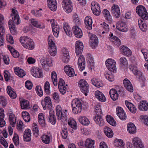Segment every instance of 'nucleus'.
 Here are the masks:
<instances>
[{
    "label": "nucleus",
    "mask_w": 148,
    "mask_h": 148,
    "mask_svg": "<svg viewBox=\"0 0 148 148\" xmlns=\"http://www.w3.org/2000/svg\"><path fill=\"white\" fill-rule=\"evenodd\" d=\"M12 12L11 16L13 21L10 20L9 21V27L12 34L15 35L17 33V31L14 23L17 25L19 24L20 23V20L18 12L16 10L12 9Z\"/></svg>",
    "instance_id": "obj_1"
},
{
    "label": "nucleus",
    "mask_w": 148,
    "mask_h": 148,
    "mask_svg": "<svg viewBox=\"0 0 148 148\" xmlns=\"http://www.w3.org/2000/svg\"><path fill=\"white\" fill-rule=\"evenodd\" d=\"M20 41L23 46L27 49L32 50L34 47V42L31 38L28 37L23 36L21 37Z\"/></svg>",
    "instance_id": "obj_2"
},
{
    "label": "nucleus",
    "mask_w": 148,
    "mask_h": 148,
    "mask_svg": "<svg viewBox=\"0 0 148 148\" xmlns=\"http://www.w3.org/2000/svg\"><path fill=\"white\" fill-rule=\"evenodd\" d=\"M48 40L49 45V53L51 56H54L57 53L56 47L55 43L54 38L52 35H50L48 37Z\"/></svg>",
    "instance_id": "obj_3"
},
{
    "label": "nucleus",
    "mask_w": 148,
    "mask_h": 148,
    "mask_svg": "<svg viewBox=\"0 0 148 148\" xmlns=\"http://www.w3.org/2000/svg\"><path fill=\"white\" fill-rule=\"evenodd\" d=\"M73 112L77 114L81 112L82 110V104L81 101L78 99H73L71 103Z\"/></svg>",
    "instance_id": "obj_4"
},
{
    "label": "nucleus",
    "mask_w": 148,
    "mask_h": 148,
    "mask_svg": "<svg viewBox=\"0 0 148 148\" xmlns=\"http://www.w3.org/2000/svg\"><path fill=\"white\" fill-rule=\"evenodd\" d=\"M136 11L142 19L146 20L148 19V14L145 8L142 5H139L136 8Z\"/></svg>",
    "instance_id": "obj_5"
},
{
    "label": "nucleus",
    "mask_w": 148,
    "mask_h": 148,
    "mask_svg": "<svg viewBox=\"0 0 148 148\" xmlns=\"http://www.w3.org/2000/svg\"><path fill=\"white\" fill-rule=\"evenodd\" d=\"M105 64L107 69L110 71L116 72V63L115 61L111 58L106 60Z\"/></svg>",
    "instance_id": "obj_6"
},
{
    "label": "nucleus",
    "mask_w": 148,
    "mask_h": 148,
    "mask_svg": "<svg viewBox=\"0 0 148 148\" xmlns=\"http://www.w3.org/2000/svg\"><path fill=\"white\" fill-rule=\"evenodd\" d=\"M78 85L81 91L87 96L89 92V86L87 82L85 80L81 79L78 82Z\"/></svg>",
    "instance_id": "obj_7"
},
{
    "label": "nucleus",
    "mask_w": 148,
    "mask_h": 148,
    "mask_svg": "<svg viewBox=\"0 0 148 148\" xmlns=\"http://www.w3.org/2000/svg\"><path fill=\"white\" fill-rule=\"evenodd\" d=\"M39 59L40 63L45 70L47 71L49 67L52 66V60L50 58H47L43 57L40 58Z\"/></svg>",
    "instance_id": "obj_8"
},
{
    "label": "nucleus",
    "mask_w": 148,
    "mask_h": 148,
    "mask_svg": "<svg viewBox=\"0 0 148 148\" xmlns=\"http://www.w3.org/2000/svg\"><path fill=\"white\" fill-rule=\"evenodd\" d=\"M72 3L71 0H63L62 5L64 10L67 13L71 12L73 10Z\"/></svg>",
    "instance_id": "obj_9"
},
{
    "label": "nucleus",
    "mask_w": 148,
    "mask_h": 148,
    "mask_svg": "<svg viewBox=\"0 0 148 148\" xmlns=\"http://www.w3.org/2000/svg\"><path fill=\"white\" fill-rule=\"evenodd\" d=\"M88 34L90 38L89 44L92 48H95L98 44V38L96 35L92 34L90 32Z\"/></svg>",
    "instance_id": "obj_10"
},
{
    "label": "nucleus",
    "mask_w": 148,
    "mask_h": 148,
    "mask_svg": "<svg viewBox=\"0 0 148 148\" xmlns=\"http://www.w3.org/2000/svg\"><path fill=\"white\" fill-rule=\"evenodd\" d=\"M56 114L58 119L59 120L64 121L66 119V113L62 112L61 107L58 105L56 107Z\"/></svg>",
    "instance_id": "obj_11"
},
{
    "label": "nucleus",
    "mask_w": 148,
    "mask_h": 148,
    "mask_svg": "<svg viewBox=\"0 0 148 148\" xmlns=\"http://www.w3.org/2000/svg\"><path fill=\"white\" fill-rule=\"evenodd\" d=\"M53 34L56 38L58 37L60 31L59 26L57 24L56 21L54 19H52L51 21Z\"/></svg>",
    "instance_id": "obj_12"
},
{
    "label": "nucleus",
    "mask_w": 148,
    "mask_h": 148,
    "mask_svg": "<svg viewBox=\"0 0 148 148\" xmlns=\"http://www.w3.org/2000/svg\"><path fill=\"white\" fill-rule=\"evenodd\" d=\"M111 12L113 15L116 18L119 17L121 14L120 7L116 4H114L111 8Z\"/></svg>",
    "instance_id": "obj_13"
},
{
    "label": "nucleus",
    "mask_w": 148,
    "mask_h": 148,
    "mask_svg": "<svg viewBox=\"0 0 148 148\" xmlns=\"http://www.w3.org/2000/svg\"><path fill=\"white\" fill-rule=\"evenodd\" d=\"M31 73L32 75L37 78H40L43 77L42 71L38 68L33 67L31 69Z\"/></svg>",
    "instance_id": "obj_14"
},
{
    "label": "nucleus",
    "mask_w": 148,
    "mask_h": 148,
    "mask_svg": "<svg viewBox=\"0 0 148 148\" xmlns=\"http://www.w3.org/2000/svg\"><path fill=\"white\" fill-rule=\"evenodd\" d=\"M41 104L44 110L47 108H50L51 107V103L50 97L48 96L45 97L44 100L41 101Z\"/></svg>",
    "instance_id": "obj_15"
},
{
    "label": "nucleus",
    "mask_w": 148,
    "mask_h": 148,
    "mask_svg": "<svg viewBox=\"0 0 148 148\" xmlns=\"http://www.w3.org/2000/svg\"><path fill=\"white\" fill-rule=\"evenodd\" d=\"M117 29L120 31L125 32L127 31V27L125 22L121 21H119L116 24Z\"/></svg>",
    "instance_id": "obj_16"
},
{
    "label": "nucleus",
    "mask_w": 148,
    "mask_h": 148,
    "mask_svg": "<svg viewBox=\"0 0 148 148\" xmlns=\"http://www.w3.org/2000/svg\"><path fill=\"white\" fill-rule=\"evenodd\" d=\"M75 51L77 55H79L82 53L84 48L83 43L80 41H77L75 44Z\"/></svg>",
    "instance_id": "obj_17"
},
{
    "label": "nucleus",
    "mask_w": 148,
    "mask_h": 148,
    "mask_svg": "<svg viewBox=\"0 0 148 148\" xmlns=\"http://www.w3.org/2000/svg\"><path fill=\"white\" fill-rule=\"evenodd\" d=\"M64 70L66 74L69 77H72L75 75L74 69L69 65H67L64 66Z\"/></svg>",
    "instance_id": "obj_18"
},
{
    "label": "nucleus",
    "mask_w": 148,
    "mask_h": 148,
    "mask_svg": "<svg viewBox=\"0 0 148 148\" xmlns=\"http://www.w3.org/2000/svg\"><path fill=\"white\" fill-rule=\"evenodd\" d=\"M78 65L80 71H82L85 69V60L83 56L79 57L78 60Z\"/></svg>",
    "instance_id": "obj_19"
},
{
    "label": "nucleus",
    "mask_w": 148,
    "mask_h": 148,
    "mask_svg": "<svg viewBox=\"0 0 148 148\" xmlns=\"http://www.w3.org/2000/svg\"><path fill=\"white\" fill-rule=\"evenodd\" d=\"M72 30L74 34L77 38H80L83 35L82 31L78 26H75L72 28Z\"/></svg>",
    "instance_id": "obj_20"
},
{
    "label": "nucleus",
    "mask_w": 148,
    "mask_h": 148,
    "mask_svg": "<svg viewBox=\"0 0 148 148\" xmlns=\"http://www.w3.org/2000/svg\"><path fill=\"white\" fill-rule=\"evenodd\" d=\"M30 21L32 25L34 27L40 29H44L45 25L43 23L37 21L36 19L32 18Z\"/></svg>",
    "instance_id": "obj_21"
},
{
    "label": "nucleus",
    "mask_w": 148,
    "mask_h": 148,
    "mask_svg": "<svg viewBox=\"0 0 148 148\" xmlns=\"http://www.w3.org/2000/svg\"><path fill=\"white\" fill-rule=\"evenodd\" d=\"M132 142L136 148H144L140 139L138 138H134L132 139Z\"/></svg>",
    "instance_id": "obj_22"
},
{
    "label": "nucleus",
    "mask_w": 148,
    "mask_h": 148,
    "mask_svg": "<svg viewBox=\"0 0 148 148\" xmlns=\"http://www.w3.org/2000/svg\"><path fill=\"white\" fill-rule=\"evenodd\" d=\"M124 86L126 89L130 92H132L133 88L130 81L127 79H125L123 81Z\"/></svg>",
    "instance_id": "obj_23"
},
{
    "label": "nucleus",
    "mask_w": 148,
    "mask_h": 148,
    "mask_svg": "<svg viewBox=\"0 0 148 148\" xmlns=\"http://www.w3.org/2000/svg\"><path fill=\"white\" fill-rule=\"evenodd\" d=\"M48 7L52 11H55L57 8L56 0H47Z\"/></svg>",
    "instance_id": "obj_24"
},
{
    "label": "nucleus",
    "mask_w": 148,
    "mask_h": 148,
    "mask_svg": "<svg viewBox=\"0 0 148 148\" xmlns=\"http://www.w3.org/2000/svg\"><path fill=\"white\" fill-rule=\"evenodd\" d=\"M85 27L89 30L92 29V20L89 16H87L85 19Z\"/></svg>",
    "instance_id": "obj_25"
},
{
    "label": "nucleus",
    "mask_w": 148,
    "mask_h": 148,
    "mask_svg": "<svg viewBox=\"0 0 148 148\" xmlns=\"http://www.w3.org/2000/svg\"><path fill=\"white\" fill-rule=\"evenodd\" d=\"M138 108L140 110L147 111L148 110V103L145 101H141L139 103Z\"/></svg>",
    "instance_id": "obj_26"
},
{
    "label": "nucleus",
    "mask_w": 148,
    "mask_h": 148,
    "mask_svg": "<svg viewBox=\"0 0 148 148\" xmlns=\"http://www.w3.org/2000/svg\"><path fill=\"white\" fill-rule=\"evenodd\" d=\"M95 97L100 101L105 102L106 100V99L103 94L101 92L97 90L95 92Z\"/></svg>",
    "instance_id": "obj_27"
},
{
    "label": "nucleus",
    "mask_w": 148,
    "mask_h": 148,
    "mask_svg": "<svg viewBox=\"0 0 148 148\" xmlns=\"http://www.w3.org/2000/svg\"><path fill=\"white\" fill-rule=\"evenodd\" d=\"M91 81L94 85L98 88L102 87L104 85L102 81L99 79L93 78L92 79Z\"/></svg>",
    "instance_id": "obj_28"
},
{
    "label": "nucleus",
    "mask_w": 148,
    "mask_h": 148,
    "mask_svg": "<svg viewBox=\"0 0 148 148\" xmlns=\"http://www.w3.org/2000/svg\"><path fill=\"white\" fill-rule=\"evenodd\" d=\"M14 71L16 75L18 77H23L25 75V73L24 71L19 67H16L14 68Z\"/></svg>",
    "instance_id": "obj_29"
},
{
    "label": "nucleus",
    "mask_w": 148,
    "mask_h": 148,
    "mask_svg": "<svg viewBox=\"0 0 148 148\" xmlns=\"http://www.w3.org/2000/svg\"><path fill=\"white\" fill-rule=\"evenodd\" d=\"M31 130L29 129H27L24 131V133L23 136V138L25 141L27 142L31 140Z\"/></svg>",
    "instance_id": "obj_30"
},
{
    "label": "nucleus",
    "mask_w": 148,
    "mask_h": 148,
    "mask_svg": "<svg viewBox=\"0 0 148 148\" xmlns=\"http://www.w3.org/2000/svg\"><path fill=\"white\" fill-rule=\"evenodd\" d=\"M94 121L96 124H98L100 126H102L104 125V121L102 117L97 115L95 116L94 117Z\"/></svg>",
    "instance_id": "obj_31"
},
{
    "label": "nucleus",
    "mask_w": 148,
    "mask_h": 148,
    "mask_svg": "<svg viewBox=\"0 0 148 148\" xmlns=\"http://www.w3.org/2000/svg\"><path fill=\"white\" fill-rule=\"evenodd\" d=\"M78 120L80 123L83 125L87 126L90 122L88 119L85 116H80L78 118Z\"/></svg>",
    "instance_id": "obj_32"
},
{
    "label": "nucleus",
    "mask_w": 148,
    "mask_h": 148,
    "mask_svg": "<svg viewBox=\"0 0 148 148\" xmlns=\"http://www.w3.org/2000/svg\"><path fill=\"white\" fill-rule=\"evenodd\" d=\"M110 96L113 101H115L118 98L119 94L115 89H111L109 92Z\"/></svg>",
    "instance_id": "obj_33"
},
{
    "label": "nucleus",
    "mask_w": 148,
    "mask_h": 148,
    "mask_svg": "<svg viewBox=\"0 0 148 148\" xmlns=\"http://www.w3.org/2000/svg\"><path fill=\"white\" fill-rule=\"evenodd\" d=\"M126 105L130 111L133 113H135L136 111V109L135 107L132 103L126 101H125Z\"/></svg>",
    "instance_id": "obj_34"
},
{
    "label": "nucleus",
    "mask_w": 148,
    "mask_h": 148,
    "mask_svg": "<svg viewBox=\"0 0 148 148\" xmlns=\"http://www.w3.org/2000/svg\"><path fill=\"white\" fill-rule=\"evenodd\" d=\"M103 13L106 19L109 22H112V19L110 12L107 10L105 9L103 10Z\"/></svg>",
    "instance_id": "obj_35"
},
{
    "label": "nucleus",
    "mask_w": 148,
    "mask_h": 148,
    "mask_svg": "<svg viewBox=\"0 0 148 148\" xmlns=\"http://www.w3.org/2000/svg\"><path fill=\"white\" fill-rule=\"evenodd\" d=\"M127 130L130 134H134L136 132V129L134 125L132 123H129L127 125Z\"/></svg>",
    "instance_id": "obj_36"
},
{
    "label": "nucleus",
    "mask_w": 148,
    "mask_h": 148,
    "mask_svg": "<svg viewBox=\"0 0 148 148\" xmlns=\"http://www.w3.org/2000/svg\"><path fill=\"white\" fill-rule=\"evenodd\" d=\"M121 51L123 55L127 56H130L131 55V51L128 47L123 46L121 47Z\"/></svg>",
    "instance_id": "obj_37"
},
{
    "label": "nucleus",
    "mask_w": 148,
    "mask_h": 148,
    "mask_svg": "<svg viewBox=\"0 0 148 148\" xmlns=\"http://www.w3.org/2000/svg\"><path fill=\"white\" fill-rule=\"evenodd\" d=\"M7 92L10 97L12 99H15L16 97V93L14 91V90L9 86H8L7 88Z\"/></svg>",
    "instance_id": "obj_38"
},
{
    "label": "nucleus",
    "mask_w": 148,
    "mask_h": 148,
    "mask_svg": "<svg viewBox=\"0 0 148 148\" xmlns=\"http://www.w3.org/2000/svg\"><path fill=\"white\" fill-rule=\"evenodd\" d=\"M129 69L130 71H132L134 75H142L141 73L138 69L136 66L135 65H131L129 66Z\"/></svg>",
    "instance_id": "obj_39"
},
{
    "label": "nucleus",
    "mask_w": 148,
    "mask_h": 148,
    "mask_svg": "<svg viewBox=\"0 0 148 148\" xmlns=\"http://www.w3.org/2000/svg\"><path fill=\"white\" fill-rule=\"evenodd\" d=\"M20 104L22 109H27L30 107V104L27 100L24 99L20 101Z\"/></svg>",
    "instance_id": "obj_40"
},
{
    "label": "nucleus",
    "mask_w": 148,
    "mask_h": 148,
    "mask_svg": "<svg viewBox=\"0 0 148 148\" xmlns=\"http://www.w3.org/2000/svg\"><path fill=\"white\" fill-rule=\"evenodd\" d=\"M143 19H139L138 24L140 29L143 32H145L147 29V25L145 22H143Z\"/></svg>",
    "instance_id": "obj_41"
},
{
    "label": "nucleus",
    "mask_w": 148,
    "mask_h": 148,
    "mask_svg": "<svg viewBox=\"0 0 148 148\" xmlns=\"http://www.w3.org/2000/svg\"><path fill=\"white\" fill-rule=\"evenodd\" d=\"M9 119L10 124L14 127L16 122V119L15 115L12 113H9Z\"/></svg>",
    "instance_id": "obj_42"
},
{
    "label": "nucleus",
    "mask_w": 148,
    "mask_h": 148,
    "mask_svg": "<svg viewBox=\"0 0 148 148\" xmlns=\"http://www.w3.org/2000/svg\"><path fill=\"white\" fill-rule=\"evenodd\" d=\"M95 141L88 138L85 142L86 148H94Z\"/></svg>",
    "instance_id": "obj_43"
},
{
    "label": "nucleus",
    "mask_w": 148,
    "mask_h": 148,
    "mask_svg": "<svg viewBox=\"0 0 148 148\" xmlns=\"http://www.w3.org/2000/svg\"><path fill=\"white\" fill-rule=\"evenodd\" d=\"M69 125L73 129L76 130L77 127V123L75 120L72 118H70L68 121Z\"/></svg>",
    "instance_id": "obj_44"
},
{
    "label": "nucleus",
    "mask_w": 148,
    "mask_h": 148,
    "mask_svg": "<svg viewBox=\"0 0 148 148\" xmlns=\"http://www.w3.org/2000/svg\"><path fill=\"white\" fill-rule=\"evenodd\" d=\"M63 29L67 35L69 36H71L72 32L71 31V28L67 23L64 24Z\"/></svg>",
    "instance_id": "obj_45"
},
{
    "label": "nucleus",
    "mask_w": 148,
    "mask_h": 148,
    "mask_svg": "<svg viewBox=\"0 0 148 148\" xmlns=\"http://www.w3.org/2000/svg\"><path fill=\"white\" fill-rule=\"evenodd\" d=\"M49 120L52 124L54 125L56 123V119L55 117L54 112L52 110H51L49 111Z\"/></svg>",
    "instance_id": "obj_46"
},
{
    "label": "nucleus",
    "mask_w": 148,
    "mask_h": 148,
    "mask_svg": "<svg viewBox=\"0 0 148 148\" xmlns=\"http://www.w3.org/2000/svg\"><path fill=\"white\" fill-rule=\"evenodd\" d=\"M106 119L107 122L110 125L113 126L116 125V123L113 118L110 115H107L106 116Z\"/></svg>",
    "instance_id": "obj_47"
},
{
    "label": "nucleus",
    "mask_w": 148,
    "mask_h": 148,
    "mask_svg": "<svg viewBox=\"0 0 148 148\" xmlns=\"http://www.w3.org/2000/svg\"><path fill=\"white\" fill-rule=\"evenodd\" d=\"M51 75L53 85L55 86H57L58 85V80L56 73L54 71H52L51 72Z\"/></svg>",
    "instance_id": "obj_48"
},
{
    "label": "nucleus",
    "mask_w": 148,
    "mask_h": 148,
    "mask_svg": "<svg viewBox=\"0 0 148 148\" xmlns=\"http://www.w3.org/2000/svg\"><path fill=\"white\" fill-rule=\"evenodd\" d=\"M38 121L39 124L42 126L45 125V121L44 117V115L42 113L39 114L38 117Z\"/></svg>",
    "instance_id": "obj_49"
},
{
    "label": "nucleus",
    "mask_w": 148,
    "mask_h": 148,
    "mask_svg": "<svg viewBox=\"0 0 148 148\" xmlns=\"http://www.w3.org/2000/svg\"><path fill=\"white\" fill-rule=\"evenodd\" d=\"M104 132L106 135L109 138H111L113 136V132L112 130L108 127H105Z\"/></svg>",
    "instance_id": "obj_50"
},
{
    "label": "nucleus",
    "mask_w": 148,
    "mask_h": 148,
    "mask_svg": "<svg viewBox=\"0 0 148 148\" xmlns=\"http://www.w3.org/2000/svg\"><path fill=\"white\" fill-rule=\"evenodd\" d=\"M51 136L50 135H44L42 137V142L46 144L49 143L51 140Z\"/></svg>",
    "instance_id": "obj_51"
},
{
    "label": "nucleus",
    "mask_w": 148,
    "mask_h": 148,
    "mask_svg": "<svg viewBox=\"0 0 148 148\" xmlns=\"http://www.w3.org/2000/svg\"><path fill=\"white\" fill-rule=\"evenodd\" d=\"M101 25L103 30L102 32L103 34L105 33H108L110 30L109 25L105 23V22H103Z\"/></svg>",
    "instance_id": "obj_52"
},
{
    "label": "nucleus",
    "mask_w": 148,
    "mask_h": 148,
    "mask_svg": "<svg viewBox=\"0 0 148 148\" xmlns=\"http://www.w3.org/2000/svg\"><path fill=\"white\" fill-rule=\"evenodd\" d=\"M8 48L14 57L17 58L19 56V53L16 50L10 46L8 47Z\"/></svg>",
    "instance_id": "obj_53"
},
{
    "label": "nucleus",
    "mask_w": 148,
    "mask_h": 148,
    "mask_svg": "<svg viewBox=\"0 0 148 148\" xmlns=\"http://www.w3.org/2000/svg\"><path fill=\"white\" fill-rule=\"evenodd\" d=\"M115 146L119 148H124V144L123 141L121 140H119L116 141L114 142Z\"/></svg>",
    "instance_id": "obj_54"
},
{
    "label": "nucleus",
    "mask_w": 148,
    "mask_h": 148,
    "mask_svg": "<svg viewBox=\"0 0 148 148\" xmlns=\"http://www.w3.org/2000/svg\"><path fill=\"white\" fill-rule=\"evenodd\" d=\"M104 75L106 78L109 81L112 82L114 81V77L111 73H109L108 72H106L105 73Z\"/></svg>",
    "instance_id": "obj_55"
},
{
    "label": "nucleus",
    "mask_w": 148,
    "mask_h": 148,
    "mask_svg": "<svg viewBox=\"0 0 148 148\" xmlns=\"http://www.w3.org/2000/svg\"><path fill=\"white\" fill-rule=\"evenodd\" d=\"M95 112L97 115H100L102 114V111L101 107L99 104H97L95 106Z\"/></svg>",
    "instance_id": "obj_56"
},
{
    "label": "nucleus",
    "mask_w": 148,
    "mask_h": 148,
    "mask_svg": "<svg viewBox=\"0 0 148 148\" xmlns=\"http://www.w3.org/2000/svg\"><path fill=\"white\" fill-rule=\"evenodd\" d=\"M32 130L35 135L38 136L39 135V131L37 124L35 123H34L32 124Z\"/></svg>",
    "instance_id": "obj_57"
},
{
    "label": "nucleus",
    "mask_w": 148,
    "mask_h": 148,
    "mask_svg": "<svg viewBox=\"0 0 148 148\" xmlns=\"http://www.w3.org/2000/svg\"><path fill=\"white\" fill-rule=\"evenodd\" d=\"M44 90L47 93H49L50 92V85L48 82L46 81L45 84Z\"/></svg>",
    "instance_id": "obj_58"
},
{
    "label": "nucleus",
    "mask_w": 148,
    "mask_h": 148,
    "mask_svg": "<svg viewBox=\"0 0 148 148\" xmlns=\"http://www.w3.org/2000/svg\"><path fill=\"white\" fill-rule=\"evenodd\" d=\"M141 121L145 124L148 125V116L147 115H141L140 116Z\"/></svg>",
    "instance_id": "obj_59"
},
{
    "label": "nucleus",
    "mask_w": 148,
    "mask_h": 148,
    "mask_svg": "<svg viewBox=\"0 0 148 148\" xmlns=\"http://www.w3.org/2000/svg\"><path fill=\"white\" fill-rule=\"evenodd\" d=\"M110 41L114 42V43L117 46L120 45L121 44L120 40L115 36H114V38H112L111 39Z\"/></svg>",
    "instance_id": "obj_60"
},
{
    "label": "nucleus",
    "mask_w": 148,
    "mask_h": 148,
    "mask_svg": "<svg viewBox=\"0 0 148 148\" xmlns=\"http://www.w3.org/2000/svg\"><path fill=\"white\" fill-rule=\"evenodd\" d=\"M4 76L6 82H8L10 79V74L9 72L7 70L4 71Z\"/></svg>",
    "instance_id": "obj_61"
},
{
    "label": "nucleus",
    "mask_w": 148,
    "mask_h": 148,
    "mask_svg": "<svg viewBox=\"0 0 148 148\" xmlns=\"http://www.w3.org/2000/svg\"><path fill=\"white\" fill-rule=\"evenodd\" d=\"M87 60H88V62L90 64V66H93L94 61L92 55L90 54L88 55L87 56Z\"/></svg>",
    "instance_id": "obj_62"
},
{
    "label": "nucleus",
    "mask_w": 148,
    "mask_h": 148,
    "mask_svg": "<svg viewBox=\"0 0 148 148\" xmlns=\"http://www.w3.org/2000/svg\"><path fill=\"white\" fill-rule=\"evenodd\" d=\"M7 103V100L5 97L3 96L0 97V104L3 107H5Z\"/></svg>",
    "instance_id": "obj_63"
},
{
    "label": "nucleus",
    "mask_w": 148,
    "mask_h": 148,
    "mask_svg": "<svg viewBox=\"0 0 148 148\" xmlns=\"http://www.w3.org/2000/svg\"><path fill=\"white\" fill-rule=\"evenodd\" d=\"M13 142L15 145L17 146L19 143V139L18 134H14V136L13 138Z\"/></svg>",
    "instance_id": "obj_64"
}]
</instances>
